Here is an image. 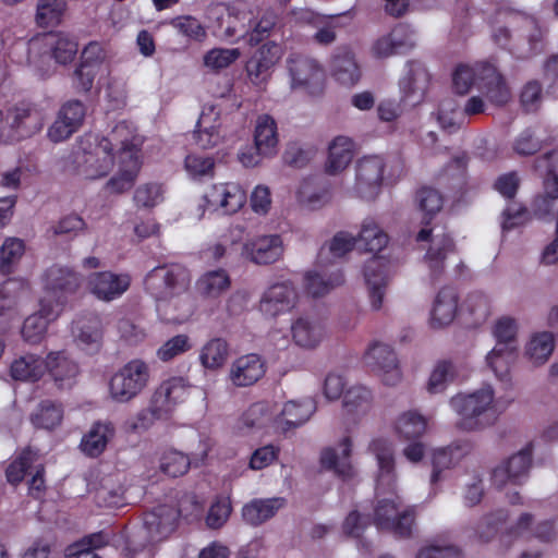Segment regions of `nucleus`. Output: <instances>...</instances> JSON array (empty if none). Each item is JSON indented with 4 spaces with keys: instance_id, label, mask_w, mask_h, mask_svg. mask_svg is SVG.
<instances>
[{
    "instance_id": "f257e3e1",
    "label": "nucleus",
    "mask_w": 558,
    "mask_h": 558,
    "mask_svg": "<svg viewBox=\"0 0 558 558\" xmlns=\"http://www.w3.org/2000/svg\"><path fill=\"white\" fill-rule=\"evenodd\" d=\"M178 513L167 505H159L151 511L145 512L143 524L125 543L130 558L145 555L150 558L153 547L166 539L177 527Z\"/></svg>"
},
{
    "instance_id": "f03ea898",
    "label": "nucleus",
    "mask_w": 558,
    "mask_h": 558,
    "mask_svg": "<svg viewBox=\"0 0 558 558\" xmlns=\"http://www.w3.org/2000/svg\"><path fill=\"white\" fill-rule=\"evenodd\" d=\"M407 72L399 81L401 98L399 101L386 99L377 107L378 118L384 122L396 121L407 107L420 105L427 93L430 74L423 62L410 60L407 62Z\"/></svg>"
},
{
    "instance_id": "7ed1b4c3",
    "label": "nucleus",
    "mask_w": 558,
    "mask_h": 558,
    "mask_svg": "<svg viewBox=\"0 0 558 558\" xmlns=\"http://www.w3.org/2000/svg\"><path fill=\"white\" fill-rule=\"evenodd\" d=\"M315 411L316 402L312 398L286 402L276 416H272L266 402H256L244 413L243 421L251 428H263L271 422L278 432L287 433L306 423Z\"/></svg>"
},
{
    "instance_id": "20e7f679",
    "label": "nucleus",
    "mask_w": 558,
    "mask_h": 558,
    "mask_svg": "<svg viewBox=\"0 0 558 558\" xmlns=\"http://www.w3.org/2000/svg\"><path fill=\"white\" fill-rule=\"evenodd\" d=\"M453 410L461 416L459 427L476 430L490 426L498 417L494 405V390L483 387L469 395H458L450 400Z\"/></svg>"
},
{
    "instance_id": "39448f33",
    "label": "nucleus",
    "mask_w": 558,
    "mask_h": 558,
    "mask_svg": "<svg viewBox=\"0 0 558 558\" xmlns=\"http://www.w3.org/2000/svg\"><path fill=\"white\" fill-rule=\"evenodd\" d=\"M190 271L180 264H165L153 268L145 276L144 289L156 301H170L187 292Z\"/></svg>"
},
{
    "instance_id": "423d86ee",
    "label": "nucleus",
    "mask_w": 558,
    "mask_h": 558,
    "mask_svg": "<svg viewBox=\"0 0 558 558\" xmlns=\"http://www.w3.org/2000/svg\"><path fill=\"white\" fill-rule=\"evenodd\" d=\"M83 283L80 272L68 266L54 264L47 268L41 276L45 296L52 307L63 312L70 300L77 293Z\"/></svg>"
},
{
    "instance_id": "0eeeda50",
    "label": "nucleus",
    "mask_w": 558,
    "mask_h": 558,
    "mask_svg": "<svg viewBox=\"0 0 558 558\" xmlns=\"http://www.w3.org/2000/svg\"><path fill=\"white\" fill-rule=\"evenodd\" d=\"M517 323L513 318L502 317L494 327L496 345L486 356L488 366L500 381H509L510 366L517 357Z\"/></svg>"
},
{
    "instance_id": "6e6552de",
    "label": "nucleus",
    "mask_w": 558,
    "mask_h": 558,
    "mask_svg": "<svg viewBox=\"0 0 558 558\" xmlns=\"http://www.w3.org/2000/svg\"><path fill=\"white\" fill-rule=\"evenodd\" d=\"M149 379L148 363L142 359H132L111 376L109 395L116 402H130L143 392Z\"/></svg>"
},
{
    "instance_id": "1a4fd4ad",
    "label": "nucleus",
    "mask_w": 558,
    "mask_h": 558,
    "mask_svg": "<svg viewBox=\"0 0 558 558\" xmlns=\"http://www.w3.org/2000/svg\"><path fill=\"white\" fill-rule=\"evenodd\" d=\"M398 497L378 500L374 509V524L378 530L389 531L396 537L407 538L412 534L415 521L414 509L400 511Z\"/></svg>"
},
{
    "instance_id": "9d476101",
    "label": "nucleus",
    "mask_w": 558,
    "mask_h": 558,
    "mask_svg": "<svg viewBox=\"0 0 558 558\" xmlns=\"http://www.w3.org/2000/svg\"><path fill=\"white\" fill-rule=\"evenodd\" d=\"M288 70L293 88H302L312 96L323 93L325 74L315 60L303 56L291 57L288 59Z\"/></svg>"
},
{
    "instance_id": "9b49d317",
    "label": "nucleus",
    "mask_w": 558,
    "mask_h": 558,
    "mask_svg": "<svg viewBox=\"0 0 558 558\" xmlns=\"http://www.w3.org/2000/svg\"><path fill=\"white\" fill-rule=\"evenodd\" d=\"M298 302V291L290 280L270 284L262 294L258 308L270 318L289 313Z\"/></svg>"
},
{
    "instance_id": "f8f14e48",
    "label": "nucleus",
    "mask_w": 558,
    "mask_h": 558,
    "mask_svg": "<svg viewBox=\"0 0 558 558\" xmlns=\"http://www.w3.org/2000/svg\"><path fill=\"white\" fill-rule=\"evenodd\" d=\"M433 230L428 227H423L416 234L417 242L430 241L426 254L424 256L430 269V276L434 280L438 279L445 270V262L449 254L456 252V242L450 233L444 232L432 238Z\"/></svg>"
},
{
    "instance_id": "ddd939ff",
    "label": "nucleus",
    "mask_w": 558,
    "mask_h": 558,
    "mask_svg": "<svg viewBox=\"0 0 558 558\" xmlns=\"http://www.w3.org/2000/svg\"><path fill=\"white\" fill-rule=\"evenodd\" d=\"M122 125H117L112 131V138L102 137L95 147L94 151L85 153L83 173L86 179L96 180L109 174L114 166L116 159V135L120 130H124Z\"/></svg>"
},
{
    "instance_id": "4468645a",
    "label": "nucleus",
    "mask_w": 558,
    "mask_h": 558,
    "mask_svg": "<svg viewBox=\"0 0 558 558\" xmlns=\"http://www.w3.org/2000/svg\"><path fill=\"white\" fill-rule=\"evenodd\" d=\"M365 364L377 373L385 385L395 386L401 380V371L395 351L387 344L374 342L364 355Z\"/></svg>"
},
{
    "instance_id": "2eb2a0df",
    "label": "nucleus",
    "mask_w": 558,
    "mask_h": 558,
    "mask_svg": "<svg viewBox=\"0 0 558 558\" xmlns=\"http://www.w3.org/2000/svg\"><path fill=\"white\" fill-rule=\"evenodd\" d=\"M129 274H116L109 270L96 271L88 276L89 292L104 302H111L122 296L131 286Z\"/></svg>"
},
{
    "instance_id": "dca6fc26",
    "label": "nucleus",
    "mask_w": 558,
    "mask_h": 558,
    "mask_svg": "<svg viewBox=\"0 0 558 558\" xmlns=\"http://www.w3.org/2000/svg\"><path fill=\"white\" fill-rule=\"evenodd\" d=\"M281 58V48L274 41H268L257 48L245 63V73L250 82L259 86L267 82L272 66Z\"/></svg>"
},
{
    "instance_id": "f3484780",
    "label": "nucleus",
    "mask_w": 558,
    "mask_h": 558,
    "mask_svg": "<svg viewBox=\"0 0 558 558\" xmlns=\"http://www.w3.org/2000/svg\"><path fill=\"white\" fill-rule=\"evenodd\" d=\"M85 116L86 107L82 101L69 100L60 108L56 121L48 129V137L54 143L68 140L83 124Z\"/></svg>"
},
{
    "instance_id": "a211bd4d",
    "label": "nucleus",
    "mask_w": 558,
    "mask_h": 558,
    "mask_svg": "<svg viewBox=\"0 0 558 558\" xmlns=\"http://www.w3.org/2000/svg\"><path fill=\"white\" fill-rule=\"evenodd\" d=\"M74 340L83 351L95 354L100 351L104 339V325L98 314L89 313L73 322Z\"/></svg>"
},
{
    "instance_id": "6ab92c4d",
    "label": "nucleus",
    "mask_w": 558,
    "mask_h": 558,
    "mask_svg": "<svg viewBox=\"0 0 558 558\" xmlns=\"http://www.w3.org/2000/svg\"><path fill=\"white\" fill-rule=\"evenodd\" d=\"M364 278L372 308L378 311L381 308L389 280V260L381 256H374L367 260L364 265Z\"/></svg>"
},
{
    "instance_id": "aec40b11",
    "label": "nucleus",
    "mask_w": 558,
    "mask_h": 558,
    "mask_svg": "<svg viewBox=\"0 0 558 558\" xmlns=\"http://www.w3.org/2000/svg\"><path fill=\"white\" fill-rule=\"evenodd\" d=\"M532 454L533 446L529 444L518 453L511 456L505 464L495 468L492 474L494 484L499 488L507 482L521 484L532 465Z\"/></svg>"
},
{
    "instance_id": "412c9836",
    "label": "nucleus",
    "mask_w": 558,
    "mask_h": 558,
    "mask_svg": "<svg viewBox=\"0 0 558 558\" xmlns=\"http://www.w3.org/2000/svg\"><path fill=\"white\" fill-rule=\"evenodd\" d=\"M265 373V360L256 353H248L233 361L229 377L234 386L248 387L264 377Z\"/></svg>"
},
{
    "instance_id": "4be33fe9",
    "label": "nucleus",
    "mask_w": 558,
    "mask_h": 558,
    "mask_svg": "<svg viewBox=\"0 0 558 558\" xmlns=\"http://www.w3.org/2000/svg\"><path fill=\"white\" fill-rule=\"evenodd\" d=\"M480 86L484 89L486 98L495 106L501 107L511 99V90L505 77L489 62H482L478 68Z\"/></svg>"
},
{
    "instance_id": "5701e85b",
    "label": "nucleus",
    "mask_w": 558,
    "mask_h": 558,
    "mask_svg": "<svg viewBox=\"0 0 558 558\" xmlns=\"http://www.w3.org/2000/svg\"><path fill=\"white\" fill-rule=\"evenodd\" d=\"M243 250L253 263L269 265L282 256L283 242L279 234L260 235L247 241Z\"/></svg>"
},
{
    "instance_id": "b1692460",
    "label": "nucleus",
    "mask_w": 558,
    "mask_h": 558,
    "mask_svg": "<svg viewBox=\"0 0 558 558\" xmlns=\"http://www.w3.org/2000/svg\"><path fill=\"white\" fill-rule=\"evenodd\" d=\"M385 162L380 156H365L356 163L355 189L361 195L373 194L384 178Z\"/></svg>"
},
{
    "instance_id": "393cba45",
    "label": "nucleus",
    "mask_w": 558,
    "mask_h": 558,
    "mask_svg": "<svg viewBox=\"0 0 558 558\" xmlns=\"http://www.w3.org/2000/svg\"><path fill=\"white\" fill-rule=\"evenodd\" d=\"M61 312L52 307L48 300H40L37 313L25 318L21 333L23 339L32 344L39 343L46 335L49 323L56 320Z\"/></svg>"
},
{
    "instance_id": "a878e982",
    "label": "nucleus",
    "mask_w": 558,
    "mask_h": 558,
    "mask_svg": "<svg viewBox=\"0 0 558 558\" xmlns=\"http://www.w3.org/2000/svg\"><path fill=\"white\" fill-rule=\"evenodd\" d=\"M339 446L341 454L335 448H325L320 454V463L323 468L333 471L338 477L348 481L354 476V468L350 461L352 453L351 438L349 436L343 437Z\"/></svg>"
},
{
    "instance_id": "bb28decb",
    "label": "nucleus",
    "mask_w": 558,
    "mask_h": 558,
    "mask_svg": "<svg viewBox=\"0 0 558 558\" xmlns=\"http://www.w3.org/2000/svg\"><path fill=\"white\" fill-rule=\"evenodd\" d=\"M287 499L283 497L255 498L242 508V518L251 526H259L274 518L284 508Z\"/></svg>"
},
{
    "instance_id": "cd10ccee",
    "label": "nucleus",
    "mask_w": 558,
    "mask_h": 558,
    "mask_svg": "<svg viewBox=\"0 0 558 558\" xmlns=\"http://www.w3.org/2000/svg\"><path fill=\"white\" fill-rule=\"evenodd\" d=\"M47 369L58 388H70L75 383L78 365L63 352H50L46 357Z\"/></svg>"
},
{
    "instance_id": "c85d7f7f",
    "label": "nucleus",
    "mask_w": 558,
    "mask_h": 558,
    "mask_svg": "<svg viewBox=\"0 0 558 558\" xmlns=\"http://www.w3.org/2000/svg\"><path fill=\"white\" fill-rule=\"evenodd\" d=\"M369 450L375 454L378 464L377 487L388 486L396 482V464L391 444L385 438L373 439Z\"/></svg>"
},
{
    "instance_id": "c756f323",
    "label": "nucleus",
    "mask_w": 558,
    "mask_h": 558,
    "mask_svg": "<svg viewBox=\"0 0 558 558\" xmlns=\"http://www.w3.org/2000/svg\"><path fill=\"white\" fill-rule=\"evenodd\" d=\"M40 460V451L31 445L20 449L5 469L7 482L16 487L24 480L28 471Z\"/></svg>"
},
{
    "instance_id": "7c9ffc66",
    "label": "nucleus",
    "mask_w": 558,
    "mask_h": 558,
    "mask_svg": "<svg viewBox=\"0 0 558 558\" xmlns=\"http://www.w3.org/2000/svg\"><path fill=\"white\" fill-rule=\"evenodd\" d=\"M458 310V294L451 287L441 288L435 299L432 313L430 325L434 328H440L449 325L456 317Z\"/></svg>"
},
{
    "instance_id": "2f4dec72",
    "label": "nucleus",
    "mask_w": 558,
    "mask_h": 558,
    "mask_svg": "<svg viewBox=\"0 0 558 558\" xmlns=\"http://www.w3.org/2000/svg\"><path fill=\"white\" fill-rule=\"evenodd\" d=\"M114 426L110 422H95L82 437L81 450L90 458L99 457L114 436Z\"/></svg>"
},
{
    "instance_id": "473e14b6",
    "label": "nucleus",
    "mask_w": 558,
    "mask_h": 558,
    "mask_svg": "<svg viewBox=\"0 0 558 558\" xmlns=\"http://www.w3.org/2000/svg\"><path fill=\"white\" fill-rule=\"evenodd\" d=\"M324 325L318 318L299 317L291 326L292 339L299 347L312 349L320 343L324 337Z\"/></svg>"
},
{
    "instance_id": "72a5a7b5",
    "label": "nucleus",
    "mask_w": 558,
    "mask_h": 558,
    "mask_svg": "<svg viewBox=\"0 0 558 558\" xmlns=\"http://www.w3.org/2000/svg\"><path fill=\"white\" fill-rule=\"evenodd\" d=\"M255 149L265 156L277 153L278 128L276 120L267 113L258 116L254 131Z\"/></svg>"
},
{
    "instance_id": "f704fd0d",
    "label": "nucleus",
    "mask_w": 558,
    "mask_h": 558,
    "mask_svg": "<svg viewBox=\"0 0 558 558\" xmlns=\"http://www.w3.org/2000/svg\"><path fill=\"white\" fill-rule=\"evenodd\" d=\"M354 156V142L347 136H337L329 144L325 170L328 174L343 171Z\"/></svg>"
},
{
    "instance_id": "c9c22d12",
    "label": "nucleus",
    "mask_w": 558,
    "mask_h": 558,
    "mask_svg": "<svg viewBox=\"0 0 558 558\" xmlns=\"http://www.w3.org/2000/svg\"><path fill=\"white\" fill-rule=\"evenodd\" d=\"M46 369V360L36 354H25L11 363L10 375L14 380L35 383L44 376Z\"/></svg>"
},
{
    "instance_id": "e433bc0d",
    "label": "nucleus",
    "mask_w": 558,
    "mask_h": 558,
    "mask_svg": "<svg viewBox=\"0 0 558 558\" xmlns=\"http://www.w3.org/2000/svg\"><path fill=\"white\" fill-rule=\"evenodd\" d=\"M231 287V278L226 269L204 272L195 283L196 291L205 299H217Z\"/></svg>"
},
{
    "instance_id": "4c0bfd02",
    "label": "nucleus",
    "mask_w": 558,
    "mask_h": 558,
    "mask_svg": "<svg viewBox=\"0 0 558 558\" xmlns=\"http://www.w3.org/2000/svg\"><path fill=\"white\" fill-rule=\"evenodd\" d=\"M63 412L61 402L41 400L31 413L29 421L35 428L51 430L61 424Z\"/></svg>"
},
{
    "instance_id": "58836bf2",
    "label": "nucleus",
    "mask_w": 558,
    "mask_h": 558,
    "mask_svg": "<svg viewBox=\"0 0 558 558\" xmlns=\"http://www.w3.org/2000/svg\"><path fill=\"white\" fill-rule=\"evenodd\" d=\"M331 74L342 85L352 86L359 82L361 73L349 49L336 53L331 60Z\"/></svg>"
},
{
    "instance_id": "ea45409f",
    "label": "nucleus",
    "mask_w": 558,
    "mask_h": 558,
    "mask_svg": "<svg viewBox=\"0 0 558 558\" xmlns=\"http://www.w3.org/2000/svg\"><path fill=\"white\" fill-rule=\"evenodd\" d=\"M344 282L343 272L340 269L331 271L328 276L316 271H307L304 276V288L313 298H320Z\"/></svg>"
},
{
    "instance_id": "a19ab883",
    "label": "nucleus",
    "mask_w": 558,
    "mask_h": 558,
    "mask_svg": "<svg viewBox=\"0 0 558 558\" xmlns=\"http://www.w3.org/2000/svg\"><path fill=\"white\" fill-rule=\"evenodd\" d=\"M387 233L379 228L374 219L367 218L363 221L361 231L355 238V245L359 250L378 253L388 244Z\"/></svg>"
},
{
    "instance_id": "79ce46f5",
    "label": "nucleus",
    "mask_w": 558,
    "mask_h": 558,
    "mask_svg": "<svg viewBox=\"0 0 558 558\" xmlns=\"http://www.w3.org/2000/svg\"><path fill=\"white\" fill-rule=\"evenodd\" d=\"M44 44L49 48L51 57L60 64L72 62L77 53V43L64 33L45 35Z\"/></svg>"
},
{
    "instance_id": "37998d69",
    "label": "nucleus",
    "mask_w": 558,
    "mask_h": 558,
    "mask_svg": "<svg viewBox=\"0 0 558 558\" xmlns=\"http://www.w3.org/2000/svg\"><path fill=\"white\" fill-rule=\"evenodd\" d=\"M463 456L460 446H448L434 450L432 456V485L437 484L441 480V473L459 463Z\"/></svg>"
},
{
    "instance_id": "c03bdc74",
    "label": "nucleus",
    "mask_w": 558,
    "mask_h": 558,
    "mask_svg": "<svg viewBox=\"0 0 558 558\" xmlns=\"http://www.w3.org/2000/svg\"><path fill=\"white\" fill-rule=\"evenodd\" d=\"M12 129L23 130L26 134L36 133L43 128L41 113L32 106H20L8 113Z\"/></svg>"
},
{
    "instance_id": "a18cd8bd",
    "label": "nucleus",
    "mask_w": 558,
    "mask_h": 558,
    "mask_svg": "<svg viewBox=\"0 0 558 558\" xmlns=\"http://www.w3.org/2000/svg\"><path fill=\"white\" fill-rule=\"evenodd\" d=\"M415 201L423 214L422 225L427 227L434 217L442 209L444 197L436 189L422 186L416 191Z\"/></svg>"
},
{
    "instance_id": "49530a36",
    "label": "nucleus",
    "mask_w": 558,
    "mask_h": 558,
    "mask_svg": "<svg viewBox=\"0 0 558 558\" xmlns=\"http://www.w3.org/2000/svg\"><path fill=\"white\" fill-rule=\"evenodd\" d=\"M427 422L425 417L415 411L404 412L396 422L397 434L405 439H418L425 433Z\"/></svg>"
},
{
    "instance_id": "de8ad7c7",
    "label": "nucleus",
    "mask_w": 558,
    "mask_h": 558,
    "mask_svg": "<svg viewBox=\"0 0 558 558\" xmlns=\"http://www.w3.org/2000/svg\"><path fill=\"white\" fill-rule=\"evenodd\" d=\"M228 354V342L221 338H214L202 348L199 361L205 368L217 369L226 363Z\"/></svg>"
},
{
    "instance_id": "09e8293b",
    "label": "nucleus",
    "mask_w": 558,
    "mask_h": 558,
    "mask_svg": "<svg viewBox=\"0 0 558 558\" xmlns=\"http://www.w3.org/2000/svg\"><path fill=\"white\" fill-rule=\"evenodd\" d=\"M66 9L64 0H39L37 3L36 22L40 27L56 26L62 21Z\"/></svg>"
},
{
    "instance_id": "8fccbe9b",
    "label": "nucleus",
    "mask_w": 558,
    "mask_h": 558,
    "mask_svg": "<svg viewBox=\"0 0 558 558\" xmlns=\"http://www.w3.org/2000/svg\"><path fill=\"white\" fill-rule=\"evenodd\" d=\"M554 348L553 333L543 331L532 337L526 348V355L534 364H543L549 359Z\"/></svg>"
},
{
    "instance_id": "3c124183",
    "label": "nucleus",
    "mask_w": 558,
    "mask_h": 558,
    "mask_svg": "<svg viewBox=\"0 0 558 558\" xmlns=\"http://www.w3.org/2000/svg\"><path fill=\"white\" fill-rule=\"evenodd\" d=\"M190 466L189 456L175 449L165 450L160 457V471L170 477L184 475Z\"/></svg>"
},
{
    "instance_id": "603ef678",
    "label": "nucleus",
    "mask_w": 558,
    "mask_h": 558,
    "mask_svg": "<svg viewBox=\"0 0 558 558\" xmlns=\"http://www.w3.org/2000/svg\"><path fill=\"white\" fill-rule=\"evenodd\" d=\"M25 252V243L17 238H7L0 247V272L9 275Z\"/></svg>"
},
{
    "instance_id": "864d4df0",
    "label": "nucleus",
    "mask_w": 558,
    "mask_h": 558,
    "mask_svg": "<svg viewBox=\"0 0 558 558\" xmlns=\"http://www.w3.org/2000/svg\"><path fill=\"white\" fill-rule=\"evenodd\" d=\"M412 45L405 38L397 36V29L379 37L372 45V54L377 59H386L400 53L403 48H410Z\"/></svg>"
},
{
    "instance_id": "5fc2aeb1",
    "label": "nucleus",
    "mask_w": 558,
    "mask_h": 558,
    "mask_svg": "<svg viewBox=\"0 0 558 558\" xmlns=\"http://www.w3.org/2000/svg\"><path fill=\"white\" fill-rule=\"evenodd\" d=\"M119 158V168L129 172L138 174L141 170L140 148L131 138L120 141L119 147H116Z\"/></svg>"
},
{
    "instance_id": "6e6d98bb",
    "label": "nucleus",
    "mask_w": 558,
    "mask_h": 558,
    "mask_svg": "<svg viewBox=\"0 0 558 558\" xmlns=\"http://www.w3.org/2000/svg\"><path fill=\"white\" fill-rule=\"evenodd\" d=\"M482 65L477 63L475 68L466 64H458L452 73V88L458 95L468 94L472 86L478 81V68Z\"/></svg>"
},
{
    "instance_id": "4d7b16f0",
    "label": "nucleus",
    "mask_w": 558,
    "mask_h": 558,
    "mask_svg": "<svg viewBox=\"0 0 558 558\" xmlns=\"http://www.w3.org/2000/svg\"><path fill=\"white\" fill-rule=\"evenodd\" d=\"M165 388L166 386L162 381L155 390L150 400L149 412L157 420L168 418L177 407L172 401L171 395L166 393L167 390H163Z\"/></svg>"
},
{
    "instance_id": "13d9d810",
    "label": "nucleus",
    "mask_w": 558,
    "mask_h": 558,
    "mask_svg": "<svg viewBox=\"0 0 558 558\" xmlns=\"http://www.w3.org/2000/svg\"><path fill=\"white\" fill-rule=\"evenodd\" d=\"M508 518V511L499 509L484 517L477 525L476 533L483 542L490 541L500 530Z\"/></svg>"
},
{
    "instance_id": "bf43d9fd",
    "label": "nucleus",
    "mask_w": 558,
    "mask_h": 558,
    "mask_svg": "<svg viewBox=\"0 0 558 558\" xmlns=\"http://www.w3.org/2000/svg\"><path fill=\"white\" fill-rule=\"evenodd\" d=\"M163 189L160 183H146L140 185L133 199L137 207L153 208L162 201Z\"/></svg>"
},
{
    "instance_id": "052dcab7",
    "label": "nucleus",
    "mask_w": 558,
    "mask_h": 558,
    "mask_svg": "<svg viewBox=\"0 0 558 558\" xmlns=\"http://www.w3.org/2000/svg\"><path fill=\"white\" fill-rule=\"evenodd\" d=\"M192 348L190 338L186 335H177L167 340L156 352L157 357L162 362H169L174 357L187 352Z\"/></svg>"
},
{
    "instance_id": "680f3d73",
    "label": "nucleus",
    "mask_w": 558,
    "mask_h": 558,
    "mask_svg": "<svg viewBox=\"0 0 558 558\" xmlns=\"http://www.w3.org/2000/svg\"><path fill=\"white\" fill-rule=\"evenodd\" d=\"M372 400V392L365 387L355 386L348 389L343 395V408L349 412L364 411Z\"/></svg>"
},
{
    "instance_id": "e2e57ef3",
    "label": "nucleus",
    "mask_w": 558,
    "mask_h": 558,
    "mask_svg": "<svg viewBox=\"0 0 558 558\" xmlns=\"http://www.w3.org/2000/svg\"><path fill=\"white\" fill-rule=\"evenodd\" d=\"M454 368L450 361H439L433 369L428 380V391L430 393L440 392L446 388L449 380L453 379Z\"/></svg>"
},
{
    "instance_id": "0e129e2a",
    "label": "nucleus",
    "mask_w": 558,
    "mask_h": 558,
    "mask_svg": "<svg viewBox=\"0 0 558 558\" xmlns=\"http://www.w3.org/2000/svg\"><path fill=\"white\" fill-rule=\"evenodd\" d=\"M184 167L191 177L201 179L203 177H213L215 160L208 156L190 154L185 157Z\"/></svg>"
},
{
    "instance_id": "69168bd1",
    "label": "nucleus",
    "mask_w": 558,
    "mask_h": 558,
    "mask_svg": "<svg viewBox=\"0 0 558 558\" xmlns=\"http://www.w3.org/2000/svg\"><path fill=\"white\" fill-rule=\"evenodd\" d=\"M240 57L238 48L222 49L216 48L208 51L204 57V63L207 68L221 70L228 68Z\"/></svg>"
},
{
    "instance_id": "338daca9",
    "label": "nucleus",
    "mask_w": 558,
    "mask_h": 558,
    "mask_svg": "<svg viewBox=\"0 0 558 558\" xmlns=\"http://www.w3.org/2000/svg\"><path fill=\"white\" fill-rule=\"evenodd\" d=\"M174 28L185 37L202 41L206 37V31L199 21L193 16H179L172 21Z\"/></svg>"
},
{
    "instance_id": "774afa93",
    "label": "nucleus",
    "mask_w": 558,
    "mask_h": 558,
    "mask_svg": "<svg viewBox=\"0 0 558 558\" xmlns=\"http://www.w3.org/2000/svg\"><path fill=\"white\" fill-rule=\"evenodd\" d=\"M416 558H463V555L457 546L432 543L422 547Z\"/></svg>"
}]
</instances>
